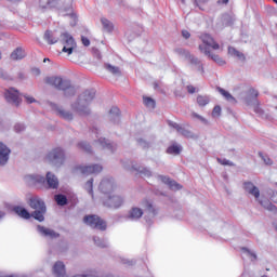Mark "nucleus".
Instances as JSON below:
<instances>
[{
	"label": "nucleus",
	"mask_w": 277,
	"mask_h": 277,
	"mask_svg": "<svg viewBox=\"0 0 277 277\" xmlns=\"http://www.w3.org/2000/svg\"><path fill=\"white\" fill-rule=\"evenodd\" d=\"M199 38L202 42V44H199L200 53L207 55V57L212 60V62H215L219 66H225L226 61H224V58L219 54L211 53V49L212 51H220V43H217V41H215V39L209 34H203Z\"/></svg>",
	"instance_id": "obj_1"
},
{
	"label": "nucleus",
	"mask_w": 277,
	"mask_h": 277,
	"mask_svg": "<svg viewBox=\"0 0 277 277\" xmlns=\"http://www.w3.org/2000/svg\"><path fill=\"white\" fill-rule=\"evenodd\" d=\"M96 92L87 90L78 96L76 103L71 104V109L78 116H90V103L94 101Z\"/></svg>",
	"instance_id": "obj_2"
},
{
	"label": "nucleus",
	"mask_w": 277,
	"mask_h": 277,
	"mask_svg": "<svg viewBox=\"0 0 277 277\" xmlns=\"http://www.w3.org/2000/svg\"><path fill=\"white\" fill-rule=\"evenodd\" d=\"M44 82L47 83V85L56 88V90H62L66 97L75 96V94H77V89L72 87V82L60 76L45 77Z\"/></svg>",
	"instance_id": "obj_3"
},
{
	"label": "nucleus",
	"mask_w": 277,
	"mask_h": 277,
	"mask_svg": "<svg viewBox=\"0 0 277 277\" xmlns=\"http://www.w3.org/2000/svg\"><path fill=\"white\" fill-rule=\"evenodd\" d=\"M30 209L35 211L31 213L32 217L38 222H44V213H47V205L39 197H31L28 200Z\"/></svg>",
	"instance_id": "obj_4"
},
{
	"label": "nucleus",
	"mask_w": 277,
	"mask_h": 277,
	"mask_svg": "<svg viewBox=\"0 0 277 277\" xmlns=\"http://www.w3.org/2000/svg\"><path fill=\"white\" fill-rule=\"evenodd\" d=\"M61 44L63 45L62 53L66 55H72L77 49V41L68 32H63L61 35Z\"/></svg>",
	"instance_id": "obj_5"
},
{
	"label": "nucleus",
	"mask_w": 277,
	"mask_h": 277,
	"mask_svg": "<svg viewBox=\"0 0 277 277\" xmlns=\"http://www.w3.org/2000/svg\"><path fill=\"white\" fill-rule=\"evenodd\" d=\"M102 205L106 209H120L124 205V197L110 194L102 198Z\"/></svg>",
	"instance_id": "obj_6"
},
{
	"label": "nucleus",
	"mask_w": 277,
	"mask_h": 277,
	"mask_svg": "<svg viewBox=\"0 0 277 277\" xmlns=\"http://www.w3.org/2000/svg\"><path fill=\"white\" fill-rule=\"evenodd\" d=\"M84 224L97 230H107V222L96 214H89L83 217Z\"/></svg>",
	"instance_id": "obj_7"
},
{
	"label": "nucleus",
	"mask_w": 277,
	"mask_h": 277,
	"mask_svg": "<svg viewBox=\"0 0 277 277\" xmlns=\"http://www.w3.org/2000/svg\"><path fill=\"white\" fill-rule=\"evenodd\" d=\"M65 159H66V156L64 154V149L62 148H54L45 157L47 162L53 163L54 166H62Z\"/></svg>",
	"instance_id": "obj_8"
},
{
	"label": "nucleus",
	"mask_w": 277,
	"mask_h": 277,
	"mask_svg": "<svg viewBox=\"0 0 277 277\" xmlns=\"http://www.w3.org/2000/svg\"><path fill=\"white\" fill-rule=\"evenodd\" d=\"M4 98L6 103H11V105H15V107H19L23 103V100L21 98V92L14 88L5 90Z\"/></svg>",
	"instance_id": "obj_9"
},
{
	"label": "nucleus",
	"mask_w": 277,
	"mask_h": 277,
	"mask_svg": "<svg viewBox=\"0 0 277 277\" xmlns=\"http://www.w3.org/2000/svg\"><path fill=\"white\" fill-rule=\"evenodd\" d=\"M98 189L104 196H109L116 192V182L111 177H106L101 181Z\"/></svg>",
	"instance_id": "obj_10"
},
{
	"label": "nucleus",
	"mask_w": 277,
	"mask_h": 277,
	"mask_svg": "<svg viewBox=\"0 0 277 277\" xmlns=\"http://www.w3.org/2000/svg\"><path fill=\"white\" fill-rule=\"evenodd\" d=\"M243 189L247 194H250V196H254L256 200L261 197V190H259V187L254 186L252 182H245Z\"/></svg>",
	"instance_id": "obj_11"
},
{
	"label": "nucleus",
	"mask_w": 277,
	"mask_h": 277,
	"mask_svg": "<svg viewBox=\"0 0 277 277\" xmlns=\"http://www.w3.org/2000/svg\"><path fill=\"white\" fill-rule=\"evenodd\" d=\"M80 172L82 174H98L103 172V166L92 164V166L80 167Z\"/></svg>",
	"instance_id": "obj_12"
},
{
	"label": "nucleus",
	"mask_w": 277,
	"mask_h": 277,
	"mask_svg": "<svg viewBox=\"0 0 277 277\" xmlns=\"http://www.w3.org/2000/svg\"><path fill=\"white\" fill-rule=\"evenodd\" d=\"M10 148L3 143H0V166H5L10 159Z\"/></svg>",
	"instance_id": "obj_13"
},
{
	"label": "nucleus",
	"mask_w": 277,
	"mask_h": 277,
	"mask_svg": "<svg viewBox=\"0 0 277 277\" xmlns=\"http://www.w3.org/2000/svg\"><path fill=\"white\" fill-rule=\"evenodd\" d=\"M160 181L168 185L173 192H179V189H183V186L181 184H179L176 181L170 180V177L168 176L160 175Z\"/></svg>",
	"instance_id": "obj_14"
},
{
	"label": "nucleus",
	"mask_w": 277,
	"mask_h": 277,
	"mask_svg": "<svg viewBox=\"0 0 277 277\" xmlns=\"http://www.w3.org/2000/svg\"><path fill=\"white\" fill-rule=\"evenodd\" d=\"M43 38L45 42H48V44H57V42L60 41V36L57 35V32L51 30H47Z\"/></svg>",
	"instance_id": "obj_15"
},
{
	"label": "nucleus",
	"mask_w": 277,
	"mask_h": 277,
	"mask_svg": "<svg viewBox=\"0 0 277 277\" xmlns=\"http://www.w3.org/2000/svg\"><path fill=\"white\" fill-rule=\"evenodd\" d=\"M45 180L50 189H57V187H60V180H57V176H55V174L48 172Z\"/></svg>",
	"instance_id": "obj_16"
},
{
	"label": "nucleus",
	"mask_w": 277,
	"mask_h": 277,
	"mask_svg": "<svg viewBox=\"0 0 277 277\" xmlns=\"http://www.w3.org/2000/svg\"><path fill=\"white\" fill-rule=\"evenodd\" d=\"M27 55V53L25 52V50L23 49V47H17L10 55L11 60H13V62H18L21 60H25V56Z\"/></svg>",
	"instance_id": "obj_17"
},
{
	"label": "nucleus",
	"mask_w": 277,
	"mask_h": 277,
	"mask_svg": "<svg viewBox=\"0 0 277 277\" xmlns=\"http://www.w3.org/2000/svg\"><path fill=\"white\" fill-rule=\"evenodd\" d=\"M13 211L18 215V217H22L23 220H30L31 219V213L27 211L24 207L21 206H15L13 207Z\"/></svg>",
	"instance_id": "obj_18"
},
{
	"label": "nucleus",
	"mask_w": 277,
	"mask_h": 277,
	"mask_svg": "<svg viewBox=\"0 0 277 277\" xmlns=\"http://www.w3.org/2000/svg\"><path fill=\"white\" fill-rule=\"evenodd\" d=\"M53 272L57 277L66 276V266L64 265V262H56L53 266Z\"/></svg>",
	"instance_id": "obj_19"
},
{
	"label": "nucleus",
	"mask_w": 277,
	"mask_h": 277,
	"mask_svg": "<svg viewBox=\"0 0 277 277\" xmlns=\"http://www.w3.org/2000/svg\"><path fill=\"white\" fill-rule=\"evenodd\" d=\"M228 55H232V57H237L240 62H246V54L242 52H239L237 49L233 47H228L227 49Z\"/></svg>",
	"instance_id": "obj_20"
},
{
	"label": "nucleus",
	"mask_w": 277,
	"mask_h": 277,
	"mask_svg": "<svg viewBox=\"0 0 277 277\" xmlns=\"http://www.w3.org/2000/svg\"><path fill=\"white\" fill-rule=\"evenodd\" d=\"M38 230H39V233H41V235H44V237H51L52 239L55 237H60V234H57L54 230L49 229L44 226H38Z\"/></svg>",
	"instance_id": "obj_21"
},
{
	"label": "nucleus",
	"mask_w": 277,
	"mask_h": 277,
	"mask_svg": "<svg viewBox=\"0 0 277 277\" xmlns=\"http://www.w3.org/2000/svg\"><path fill=\"white\" fill-rule=\"evenodd\" d=\"M144 215V211L141 208L134 207L129 212V217L131 220H140Z\"/></svg>",
	"instance_id": "obj_22"
},
{
	"label": "nucleus",
	"mask_w": 277,
	"mask_h": 277,
	"mask_svg": "<svg viewBox=\"0 0 277 277\" xmlns=\"http://www.w3.org/2000/svg\"><path fill=\"white\" fill-rule=\"evenodd\" d=\"M56 114H57V116H60V118H63V120H72V115L68 110H64L62 108H57L56 109Z\"/></svg>",
	"instance_id": "obj_23"
},
{
	"label": "nucleus",
	"mask_w": 277,
	"mask_h": 277,
	"mask_svg": "<svg viewBox=\"0 0 277 277\" xmlns=\"http://www.w3.org/2000/svg\"><path fill=\"white\" fill-rule=\"evenodd\" d=\"M54 200L60 207L68 205V198H66V195H55Z\"/></svg>",
	"instance_id": "obj_24"
},
{
	"label": "nucleus",
	"mask_w": 277,
	"mask_h": 277,
	"mask_svg": "<svg viewBox=\"0 0 277 277\" xmlns=\"http://www.w3.org/2000/svg\"><path fill=\"white\" fill-rule=\"evenodd\" d=\"M209 103H210L209 96L207 95L197 96V104L199 105V107H206V105H209Z\"/></svg>",
	"instance_id": "obj_25"
},
{
	"label": "nucleus",
	"mask_w": 277,
	"mask_h": 277,
	"mask_svg": "<svg viewBox=\"0 0 277 277\" xmlns=\"http://www.w3.org/2000/svg\"><path fill=\"white\" fill-rule=\"evenodd\" d=\"M260 205L266 209V211H275L276 210V206H274V203H272L269 200H260Z\"/></svg>",
	"instance_id": "obj_26"
},
{
	"label": "nucleus",
	"mask_w": 277,
	"mask_h": 277,
	"mask_svg": "<svg viewBox=\"0 0 277 277\" xmlns=\"http://www.w3.org/2000/svg\"><path fill=\"white\" fill-rule=\"evenodd\" d=\"M143 205L144 207H146L148 212L151 213V215H157V209H155V207L153 206V203H150V201H148V199H144Z\"/></svg>",
	"instance_id": "obj_27"
},
{
	"label": "nucleus",
	"mask_w": 277,
	"mask_h": 277,
	"mask_svg": "<svg viewBox=\"0 0 277 277\" xmlns=\"http://www.w3.org/2000/svg\"><path fill=\"white\" fill-rule=\"evenodd\" d=\"M101 22L106 31H114V24L109 19L102 18Z\"/></svg>",
	"instance_id": "obj_28"
},
{
	"label": "nucleus",
	"mask_w": 277,
	"mask_h": 277,
	"mask_svg": "<svg viewBox=\"0 0 277 277\" xmlns=\"http://www.w3.org/2000/svg\"><path fill=\"white\" fill-rule=\"evenodd\" d=\"M94 180L91 179L85 183V189L88 192V194H90V196H92V198H94Z\"/></svg>",
	"instance_id": "obj_29"
},
{
	"label": "nucleus",
	"mask_w": 277,
	"mask_h": 277,
	"mask_svg": "<svg viewBox=\"0 0 277 277\" xmlns=\"http://www.w3.org/2000/svg\"><path fill=\"white\" fill-rule=\"evenodd\" d=\"M168 155H180L181 147L179 145H172L167 149Z\"/></svg>",
	"instance_id": "obj_30"
},
{
	"label": "nucleus",
	"mask_w": 277,
	"mask_h": 277,
	"mask_svg": "<svg viewBox=\"0 0 277 277\" xmlns=\"http://www.w3.org/2000/svg\"><path fill=\"white\" fill-rule=\"evenodd\" d=\"M217 92H220V94H222V96H224V98H226V101H235V97L228 93V91L222 89V88H217Z\"/></svg>",
	"instance_id": "obj_31"
},
{
	"label": "nucleus",
	"mask_w": 277,
	"mask_h": 277,
	"mask_svg": "<svg viewBox=\"0 0 277 277\" xmlns=\"http://www.w3.org/2000/svg\"><path fill=\"white\" fill-rule=\"evenodd\" d=\"M143 103L145 107H150L151 109H155V100L153 97H143Z\"/></svg>",
	"instance_id": "obj_32"
},
{
	"label": "nucleus",
	"mask_w": 277,
	"mask_h": 277,
	"mask_svg": "<svg viewBox=\"0 0 277 277\" xmlns=\"http://www.w3.org/2000/svg\"><path fill=\"white\" fill-rule=\"evenodd\" d=\"M78 148H80V150H83L84 153H92V147L85 142L78 143Z\"/></svg>",
	"instance_id": "obj_33"
},
{
	"label": "nucleus",
	"mask_w": 277,
	"mask_h": 277,
	"mask_svg": "<svg viewBox=\"0 0 277 277\" xmlns=\"http://www.w3.org/2000/svg\"><path fill=\"white\" fill-rule=\"evenodd\" d=\"M132 168L140 174H144V176H150V170H148L144 167H132Z\"/></svg>",
	"instance_id": "obj_34"
},
{
	"label": "nucleus",
	"mask_w": 277,
	"mask_h": 277,
	"mask_svg": "<svg viewBox=\"0 0 277 277\" xmlns=\"http://www.w3.org/2000/svg\"><path fill=\"white\" fill-rule=\"evenodd\" d=\"M105 68H107L108 72H111V75L120 76V68L109 64L105 65Z\"/></svg>",
	"instance_id": "obj_35"
},
{
	"label": "nucleus",
	"mask_w": 277,
	"mask_h": 277,
	"mask_svg": "<svg viewBox=\"0 0 277 277\" xmlns=\"http://www.w3.org/2000/svg\"><path fill=\"white\" fill-rule=\"evenodd\" d=\"M177 133L183 135L184 137H194V134H192V131L181 127V130H177Z\"/></svg>",
	"instance_id": "obj_36"
},
{
	"label": "nucleus",
	"mask_w": 277,
	"mask_h": 277,
	"mask_svg": "<svg viewBox=\"0 0 277 277\" xmlns=\"http://www.w3.org/2000/svg\"><path fill=\"white\" fill-rule=\"evenodd\" d=\"M93 241L98 248H107V242H105V240H101V238L94 237Z\"/></svg>",
	"instance_id": "obj_37"
},
{
	"label": "nucleus",
	"mask_w": 277,
	"mask_h": 277,
	"mask_svg": "<svg viewBox=\"0 0 277 277\" xmlns=\"http://www.w3.org/2000/svg\"><path fill=\"white\" fill-rule=\"evenodd\" d=\"M221 115H222V107L215 106L212 110V117L220 118Z\"/></svg>",
	"instance_id": "obj_38"
},
{
	"label": "nucleus",
	"mask_w": 277,
	"mask_h": 277,
	"mask_svg": "<svg viewBox=\"0 0 277 277\" xmlns=\"http://www.w3.org/2000/svg\"><path fill=\"white\" fill-rule=\"evenodd\" d=\"M188 57H190V64H194L195 66H200L201 70H203L202 63H200V60H198L197 57L190 56V54L188 55Z\"/></svg>",
	"instance_id": "obj_39"
},
{
	"label": "nucleus",
	"mask_w": 277,
	"mask_h": 277,
	"mask_svg": "<svg viewBox=\"0 0 277 277\" xmlns=\"http://www.w3.org/2000/svg\"><path fill=\"white\" fill-rule=\"evenodd\" d=\"M208 2L209 0H195V3L199 10H205V5H207Z\"/></svg>",
	"instance_id": "obj_40"
},
{
	"label": "nucleus",
	"mask_w": 277,
	"mask_h": 277,
	"mask_svg": "<svg viewBox=\"0 0 277 277\" xmlns=\"http://www.w3.org/2000/svg\"><path fill=\"white\" fill-rule=\"evenodd\" d=\"M249 97L250 98H258L259 97V91L255 89H249L248 91Z\"/></svg>",
	"instance_id": "obj_41"
},
{
	"label": "nucleus",
	"mask_w": 277,
	"mask_h": 277,
	"mask_svg": "<svg viewBox=\"0 0 277 277\" xmlns=\"http://www.w3.org/2000/svg\"><path fill=\"white\" fill-rule=\"evenodd\" d=\"M259 156L261 157V159H263L264 163L266 166H272V159L267 156H264L263 153H259Z\"/></svg>",
	"instance_id": "obj_42"
},
{
	"label": "nucleus",
	"mask_w": 277,
	"mask_h": 277,
	"mask_svg": "<svg viewBox=\"0 0 277 277\" xmlns=\"http://www.w3.org/2000/svg\"><path fill=\"white\" fill-rule=\"evenodd\" d=\"M24 98L26 100V103L28 105H31V103H36V98L31 95L24 94Z\"/></svg>",
	"instance_id": "obj_43"
},
{
	"label": "nucleus",
	"mask_w": 277,
	"mask_h": 277,
	"mask_svg": "<svg viewBox=\"0 0 277 277\" xmlns=\"http://www.w3.org/2000/svg\"><path fill=\"white\" fill-rule=\"evenodd\" d=\"M175 53H177V55H186V56H189V51L185 50V49H176L175 50Z\"/></svg>",
	"instance_id": "obj_44"
},
{
	"label": "nucleus",
	"mask_w": 277,
	"mask_h": 277,
	"mask_svg": "<svg viewBox=\"0 0 277 277\" xmlns=\"http://www.w3.org/2000/svg\"><path fill=\"white\" fill-rule=\"evenodd\" d=\"M217 162L221 163V166H234L233 162H230V160L226 159L217 158Z\"/></svg>",
	"instance_id": "obj_45"
},
{
	"label": "nucleus",
	"mask_w": 277,
	"mask_h": 277,
	"mask_svg": "<svg viewBox=\"0 0 277 277\" xmlns=\"http://www.w3.org/2000/svg\"><path fill=\"white\" fill-rule=\"evenodd\" d=\"M100 144L103 146V148H111V144L107 143L105 138H100Z\"/></svg>",
	"instance_id": "obj_46"
},
{
	"label": "nucleus",
	"mask_w": 277,
	"mask_h": 277,
	"mask_svg": "<svg viewBox=\"0 0 277 277\" xmlns=\"http://www.w3.org/2000/svg\"><path fill=\"white\" fill-rule=\"evenodd\" d=\"M168 124L169 127H172V129H176L177 131H181V126L179 123L169 121Z\"/></svg>",
	"instance_id": "obj_47"
},
{
	"label": "nucleus",
	"mask_w": 277,
	"mask_h": 277,
	"mask_svg": "<svg viewBox=\"0 0 277 277\" xmlns=\"http://www.w3.org/2000/svg\"><path fill=\"white\" fill-rule=\"evenodd\" d=\"M186 90L188 92V94H195L196 93V89L194 85H187Z\"/></svg>",
	"instance_id": "obj_48"
},
{
	"label": "nucleus",
	"mask_w": 277,
	"mask_h": 277,
	"mask_svg": "<svg viewBox=\"0 0 277 277\" xmlns=\"http://www.w3.org/2000/svg\"><path fill=\"white\" fill-rule=\"evenodd\" d=\"M109 114H115V116H120V109L118 107H113Z\"/></svg>",
	"instance_id": "obj_49"
},
{
	"label": "nucleus",
	"mask_w": 277,
	"mask_h": 277,
	"mask_svg": "<svg viewBox=\"0 0 277 277\" xmlns=\"http://www.w3.org/2000/svg\"><path fill=\"white\" fill-rule=\"evenodd\" d=\"M81 41L84 47H90V39L88 37H82Z\"/></svg>",
	"instance_id": "obj_50"
},
{
	"label": "nucleus",
	"mask_w": 277,
	"mask_h": 277,
	"mask_svg": "<svg viewBox=\"0 0 277 277\" xmlns=\"http://www.w3.org/2000/svg\"><path fill=\"white\" fill-rule=\"evenodd\" d=\"M182 36L185 38V40H188V38H192V34H189L187 30H182Z\"/></svg>",
	"instance_id": "obj_51"
},
{
	"label": "nucleus",
	"mask_w": 277,
	"mask_h": 277,
	"mask_svg": "<svg viewBox=\"0 0 277 277\" xmlns=\"http://www.w3.org/2000/svg\"><path fill=\"white\" fill-rule=\"evenodd\" d=\"M34 180L37 181V183H44V176L37 175Z\"/></svg>",
	"instance_id": "obj_52"
},
{
	"label": "nucleus",
	"mask_w": 277,
	"mask_h": 277,
	"mask_svg": "<svg viewBox=\"0 0 277 277\" xmlns=\"http://www.w3.org/2000/svg\"><path fill=\"white\" fill-rule=\"evenodd\" d=\"M25 128L23 127V126H21V124H17V126H15V131L17 132V133H21V131H23Z\"/></svg>",
	"instance_id": "obj_53"
},
{
	"label": "nucleus",
	"mask_w": 277,
	"mask_h": 277,
	"mask_svg": "<svg viewBox=\"0 0 277 277\" xmlns=\"http://www.w3.org/2000/svg\"><path fill=\"white\" fill-rule=\"evenodd\" d=\"M228 1H229V0H217V4H219V5H222V4H223V5H228Z\"/></svg>",
	"instance_id": "obj_54"
},
{
	"label": "nucleus",
	"mask_w": 277,
	"mask_h": 277,
	"mask_svg": "<svg viewBox=\"0 0 277 277\" xmlns=\"http://www.w3.org/2000/svg\"><path fill=\"white\" fill-rule=\"evenodd\" d=\"M271 200H272L273 202H276V203H277V196H276V195H273V196L271 197Z\"/></svg>",
	"instance_id": "obj_55"
},
{
	"label": "nucleus",
	"mask_w": 277,
	"mask_h": 277,
	"mask_svg": "<svg viewBox=\"0 0 277 277\" xmlns=\"http://www.w3.org/2000/svg\"><path fill=\"white\" fill-rule=\"evenodd\" d=\"M254 111H255V114H261V108H259V106H256V107L254 108Z\"/></svg>",
	"instance_id": "obj_56"
},
{
	"label": "nucleus",
	"mask_w": 277,
	"mask_h": 277,
	"mask_svg": "<svg viewBox=\"0 0 277 277\" xmlns=\"http://www.w3.org/2000/svg\"><path fill=\"white\" fill-rule=\"evenodd\" d=\"M37 75H40V69H34Z\"/></svg>",
	"instance_id": "obj_57"
},
{
	"label": "nucleus",
	"mask_w": 277,
	"mask_h": 277,
	"mask_svg": "<svg viewBox=\"0 0 277 277\" xmlns=\"http://www.w3.org/2000/svg\"><path fill=\"white\" fill-rule=\"evenodd\" d=\"M0 77H3V69L0 68Z\"/></svg>",
	"instance_id": "obj_58"
},
{
	"label": "nucleus",
	"mask_w": 277,
	"mask_h": 277,
	"mask_svg": "<svg viewBox=\"0 0 277 277\" xmlns=\"http://www.w3.org/2000/svg\"><path fill=\"white\" fill-rule=\"evenodd\" d=\"M3 215H5V213L0 212V219L3 217Z\"/></svg>",
	"instance_id": "obj_59"
},
{
	"label": "nucleus",
	"mask_w": 277,
	"mask_h": 277,
	"mask_svg": "<svg viewBox=\"0 0 277 277\" xmlns=\"http://www.w3.org/2000/svg\"><path fill=\"white\" fill-rule=\"evenodd\" d=\"M97 60H101V54L97 52Z\"/></svg>",
	"instance_id": "obj_60"
},
{
	"label": "nucleus",
	"mask_w": 277,
	"mask_h": 277,
	"mask_svg": "<svg viewBox=\"0 0 277 277\" xmlns=\"http://www.w3.org/2000/svg\"><path fill=\"white\" fill-rule=\"evenodd\" d=\"M23 78H24L23 74H19V79H23Z\"/></svg>",
	"instance_id": "obj_61"
},
{
	"label": "nucleus",
	"mask_w": 277,
	"mask_h": 277,
	"mask_svg": "<svg viewBox=\"0 0 277 277\" xmlns=\"http://www.w3.org/2000/svg\"><path fill=\"white\" fill-rule=\"evenodd\" d=\"M194 116H195V118H200V116H199V115H196V114H195Z\"/></svg>",
	"instance_id": "obj_62"
},
{
	"label": "nucleus",
	"mask_w": 277,
	"mask_h": 277,
	"mask_svg": "<svg viewBox=\"0 0 277 277\" xmlns=\"http://www.w3.org/2000/svg\"><path fill=\"white\" fill-rule=\"evenodd\" d=\"M49 61V58H44V61L43 62H48Z\"/></svg>",
	"instance_id": "obj_63"
},
{
	"label": "nucleus",
	"mask_w": 277,
	"mask_h": 277,
	"mask_svg": "<svg viewBox=\"0 0 277 277\" xmlns=\"http://www.w3.org/2000/svg\"><path fill=\"white\" fill-rule=\"evenodd\" d=\"M274 1V3H277V0H273Z\"/></svg>",
	"instance_id": "obj_64"
}]
</instances>
